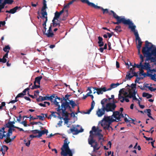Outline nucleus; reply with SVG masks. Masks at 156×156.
I'll return each instance as SVG.
<instances>
[{"label": "nucleus", "instance_id": "1", "mask_svg": "<svg viewBox=\"0 0 156 156\" xmlns=\"http://www.w3.org/2000/svg\"><path fill=\"white\" fill-rule=\"evenodd\" d=\"M145 42V46L143 47L142 52L144 58L146 57L145 61L151 60V62H155L156 61L155 58L152 56H154L156 58V48L154 47L151 43L147 41Z\"/></svg>", "mask_w": 156, "mask_h": 156}, {"label": "nucleus", "instance_id": "2", "mask_svg": "<svg viewBox=\"0 0 156 156\" xmlns=\"http://www.w3.org/2000/svg\"><path fill=\"white\" fill-rule=\"evenodd\" d=\"M116 22H112V23L115 24H119L122 23L124 25H129V28L131 29V31L133 33L137 30H136V26L134 25L133 23L129 19L126 20L125 18H123L121 19H116Z\"/></svg>", "mask_w": 156, "mask_h": 156}, {"label": "nucleus", "instance_id": "3", "mask_svg": "<svg viewBox=\"0 0 156 156\" xmlns=\"http://www.w3.org/2000/svg\"><path fill=\"white\" fill-rule=\"evenodd\" d=\"M64 141V144L61 148V155L63 156H73V153L69 146L70 142L68 141L67 138H66Z\"/></svg>", "mask_w": 156, "mask_h": 156}, {"label": "nucleus", "instance_id": "4", "mask_svg": "<svg viewBox=\"0 0 156 156\" xmlns=\"http://www.w3.org/2000/svg\"><path fill=\"white\" fill-rule=\"evenodd\" d=\"M107 98H104L101 101V108H98L96 112V114L98 117H101L105 114L106 111L104 107V104L107 102Z\"/></svg>", "mask_w": 156, "mask_h": 156}, {"label": "nucleus", "instance_id": "5", "mask_svg": "<svg viewBox=\"0 0 156 156\" xmlns=\"http://www.w3.org/2000/svg\"><path fill=\"white\" fill-rule=\"evenodd\" d=\"M134 34L136 37V42L137 41H138V44L137 45V48L138 50V54L139 55L140 57V55H142L140 54V48L142 42L141 41L140 38L139 37L137 30L134 33Z\"/></svg>", "mask_w": 156, "mask_h": 156}, {"label": "nucleus", "instance_id": "6", "mask_svg": "<svg viewBox=\"0 0 156 156\" xmlns=\"http://www.w3.org/2000/svg\"><path fill=\"white\" fill-rule=\"evenodd\" d=\"M117 107L116 105H115L113 103L109 102L107 103L105 105L104 104V107L107 112H113L115 108Z\"/></svg>", "mask_w": 156, "mask_h": 156}, {"label": "nucleus", "instance_id": "7", "mask_svg": "<svg viewBox=\"0 0 156 156\" xmlns=\"http://www.w3.org/2000/svg\"><path fill=\"white\" fill-rule=\"evenodd\" d=\"M69 102L66 101L65 102H62L61 105V108L60 107V111L63 110V112L66 109H68L70 112H72V108L70 106Z\"/></svg>", "mask_w": 156, "mask_h": 156}, {"label": "nucleus", "instance_id": "8", "mask_svg": "<svg viewBox=\"0 0 156 156\" xmlns=\"http://www.w3.org/2000/svg\"><path fill=\"white\" fill-rule=\"evenodd\" d=\"M83 3L87 4L89 6L94 8L96 9H102V7L96 5L94 3L90 2L88 0H80Z\"/></svg>", "mask_w": 156, "mask_h": 156}, {"label": "nucleus", "instance_id": "9", "mask_svg": "<svg viewBox=\"0 0 156 156\" xmlns=\"http://www.w3.org/2000/svg\"><path fill=\"white\" fill-rule=\"evenodd\" d=\"M112 116L116 120H117V121H121L120 119L124 117L123 114L122 113H120L119 111H114L113 112Z\"/></svg>", "mask_w": 156, "mask_h": 156}, {"label": "nucleus", "instance_id": "10", "mask_svg": "<svg viewBox=\"0 0 156 156\" xmlns=\"http://www.w3.org/2000/svg\"><path fill=\"white\" fill-rule=\"evenodd\" d=\"M94 89V90H96L97 93L98 94H102L103 92H105L108 91L107 89H106V88L105 87H101L100 88H98L97 87H93Z\"/></svg>", "mask_w": 156, "mask_h": 156}, {"label": "nucleus", "instance_id": "11", "mask_svg": "<svg viewBox=\"0 0 156 156\" xmlns=\"http://www.w3.org/2000/svg\"><path fill=\"white\" fill-rule=\"evenodd\" d=\"M70 130L73 135H77L80 133L82 132L83 131V129L82 128L80 130H78V129L75 127H73V128L70 129Z\"/></svg>", "mask_w": 156, "mask_h": 156}, {"label": "nucleus", "instance_id": "12", "mask_svg": "<svg viewBox=\"0 0 156 156\" xmlns=\"http://www.w3.org/2000/svg\"><path fill=\"white\" fill-rule=\"evenodd\" d=\"M47 8L46 4H43V6L41 10V14L42 17H44V16H47V13L46 12V9Z\"/></svg>", "mask_w": 156, "mask_h": 156}, {"label": "nucleus", "instance_id": "13", "mask_svg": "<svg viewBox=\"0 0 156 156\" xmlns=\"http://www.w3.org/2000/svg\"><path fill=\"white\" fill-rule=\"evenodd\" d=\"M103 120L107 122H108V123L110 124H111L112 122L116 121L115 119H113L110 116H104V118Z\"/></svg>", "mask_w": 156, "mask_h": 156}, {"label": "nucleus", "instance_id": "14", "mask_svg": "<svg viewBox=\"0 0 156 156\" xmlns=\"http://www.w3.org/2000/svg\"><path fill=\"white\" fill-rule=\"evenodd\" d=\"M52 26L53 27H55L57 26H58L59 27L60 26V21H59L58 19H53L52 20Z\"/></svg>", "mask_w": 156, "mask_h": 156}, {"label": "nucleus", "instance_id": "15", "mask_svg": "<svg viewBox=\"0 0 156 156\" xmlns=\"http://www.w3.org/2000/svg\"><path fill=\"white\" fill-rule=\"evenodd\" d=\"M111 124L102 120L101 122V125L103 127L104 129H108Z\"/></svg>", "mask_w": 156, "mask_h": 156}, {"label": "nucleus", "instance_id": "16", "mask_svg": "<svg viewBox=\"0 0 156 156\" xmlns=\"http://www.w3.org/2000/svg\"><path fill=\"white\" fill-rule=\"evenodd\" d=\"M94 134H90L89 137L88 139V144L90 145H92L95 142V140L94 139Z\"/></svg>", "mask_w": 156, "mask_h": 156}, {"label": "nucleus", "instance_id": "17", "mask_svg": "<svg viewBox=\"0 0 156 156\" xmlns=\"http://www.w3.org/2000/svg\"><path fill=\"white\" fill-rule=\"evenodd\" d=\"M11 131L9 130V132H8L6 135V138L4 140V141L6 143L8 144L11 142V140L10 138V136L12 135V134L10 133H11Z\"/></svg>", "mask_w": 156, "mask_h": 156}, {"label": "nucleus", "instance_id": "18", "mask_svg": "<svg viewBox=\"0 0 156 156\" xmlns=\"http://www.w3.org/2000/svg\"><path fill=\"white\" fill-rule=\"evenodd\" d=\"M21 8L20 6L18 7L17 6H16L14 8H13L11 9L9 11H6L5 12L6 13H9L11 14H14L16 12L17 10L18 9H20Z\"/></svg>", "mask_w": 156, "mask_h": 156}, {"label": "nucleus", "instance_id": "19", "mask_svg": "<svg viewBox=\"0 0 156 156\" xmlns=\"http://www.w3.org/2000/svg\"><path fill=\"white\" fill-rule=\"evenodd\" d=\"M41 100L42 101L48 100H50L51 102H52V100L53 98H55V96L53 95H52L50 96H46L44 97L41 96Z\"/></svg>", "mask_w": 156, "mask_h": 156}, {"label": "nucleus", "instance_id": "20", "mask_svg": "<svg viewBox=\"0 0 156 156\" xmlns=\"http://www.w3.org/2000/svg\"><path fill=\"white\" fill-rule=\"evenodd\" d=\"M120 95L121 94L120 93H119V94L118 95V99L121 102L123 103L124 101H125L127 102H129V99L126 98L127 97H122Z\"/></svg>", "mask_w": 156, "mask_h": 156}, {"label": "nucleus", "instance_id": "21", "mask_svg": "<svg viewBox=\"0 0 156 156\" xmlns=\"http://www.w3.org/2000/svg\"><path fill=\"white\" fill-rule=\"evenodd\" d=\"M6 4H9V3L5 0H2L0 3V12H1L2 9L4 8L5 5Z\"/></svg>", "mask_w": 156, "mask_h": 156}, {"label": "nucleus", "instance_id": "22", "mask_svg": "<svg viewBox=\"0 0 156 156\" xmlns=\"http://www.w3.org/2000/svg\"><path fill=\"white\" fill-rule=\"evenodd\" d=\"M144 57L143 55H140V59H141V61L139 64H136L135 63L134 64V65H136V67H137L138 68H140L141 69V67H142V62L144 61Z\"/></svg>", "mask_w": 156, "mask_h": 156}, {"label": "nucleus", "instance_id": "23", "mask_svg": "<svg viewBox=\"0 0 156 156\" xmlns=\"http://www.w3.org/2000/svg\"><path fill=\"white\" fill-rule=\"evenodd\" d=\"M64 11L65 12L66 17H63V18L62 19V20H66V17H67L68 15V10L66 9L64 10V8H63L60 11L58 12V13L61 15L62 14Z\"/></svg>", "mask_w": 156, "mask_h": 156}, {"label": "nucleus", "instance_id": "24", "mask_svg": "<svg viewBox=\"0 0 156 156\" xmlns=\"http://www.w3.org/2000/svg\"><path fill=\"white\" fill-rule=\"evenodd\" d=\"M98 43L99 44V46L100 47L103 46L104 45V43L103 41V38L100 36H99L98 37Z\"/></svg>", "mask_w": 156, "mask_h": 156}, {"label": "nucleus", "instance_id": "25", "mask_svg": "<svg viewBox=\"0 0 156 156\" xmlns=\"http://www.w3.org/2000/svg\"><path fill=\"white\" fill-rule=\"evenodd\" d=\"M150 68V65L148 63L145 62L144 65H142L141 69L148 70Z\"/></svg>", "mask_w": 156, "mask_h": 156}, {"label": "nucleus", "instance_id": "26", "mask_svg": "<svg viewBox=\"0 0 156 156\" xmlns=\"http://www.w3.org/2000/svg\"><path fill=\"white\" fill-rule=\"evenodd\" d=\"M44 17H41V18H45V21L44 22V23L42 24V26H43V27H44L45 30H44V32H45L46 30V23L48 21V17H47V16H44Z\"/></svg>", "mask_w": 156, "mask_h": 156}, {"label": "nucleus", "instance_id": "27", "mask_svg": "<svg viewBox=\"0 0 156 156\" xmlns=\"http://www.w3.org/2000/svg\"><path fill=\"white\" fill-rule=\"evenodd\" d=\"M110 12L111 13V14H113V17L116 19H121L123 18H125L124 17L119 16L116 14V13L115 12L112 10H111Z\"/></svg>", "mask_w": 156, "mask_h": 156}, {"label": "nucleus", "instance_id": "28", "mask_svg": "<svg viewBox=\"0 0 156 156\" xmlns=\"http://www.w3.org/2000/svg\"><path fill=\"white\" fill-rule=\"evenodd\" d=\"M48 132V129H44V130L42 131H40L39 133V134H38V136L39 137L43 135L44 134H47Z\"/></svg>", "mask_w": 156, "mask_h": 156}, {"label": "nucleus", "instance_id": "29", "mask_svg": "<svg viewBox=\"0 0 156 156\" xmlns=\"http://www.w3.org/2000/svg\"><path fill=\"white\" fill-rule=\"evenodd\" d=\"M120 93L121 96L124 97H127L126 96L127 95L128 92H126L124 90H121L119 91V94Z\"/></svg>", "mask_w": 156, "mask_h": 156}, {"label": "nucleus", "instance_id": "30", "mask_svg": "<svg viewBox=\"0 0 156 156\" xmlns=\"http://www.w3.org/2000/svg\"><path fill=\"white\" fill-rule=\"evenodd\" d=\"M135 93H136V91H135V89H134L133 92L131 91H129V93H128L126 97L129 98H131L133 96V94Z\"/></svg>", "mask_w": 156, "mask_h": 156}, {"label": "nucleus", "instance_id": "31", "mask_svg": "<svg viewBox=\"0 0 156 156\" xmlns=\"http://www.w3.org/2000/svg\"><path fill=\"white\" fill-rule=\"evenodd\" d=\"M142 96L144 97H146L147 99H149L152 97V95L148 93L144 92L143 93Z\"/></svg>", "mask_w": 156, "mask_h": 156}, {"label": "nucleus", "instance_id": "32", "mask_svg": "<svg viewBox=\"0 0 156 156\" xmlns=\"http://www.w3.org/2000/svg\"><path fill=\"white\" fill-rule=\"evenodd\" d=\"M69 103H70L69 105H71L72 106L71 108H74L75 106L77 105L74 101H73V100H69Z\"/></svg>", "mask_w": 156, "mask_h": 156}, {"label": "nucleus", "instance_id": "33", "mask_svg": "<svg viewBox=\"0 0 156 156\" xmlns=\"http://www.w3.org/2000/svg\"><path fill=\"white\" fill-rule=\"evenodd\" d=\"M42 76H39L35 78V80L34 82L35 83H37L39 85L40 84V81L42 79Z\"/></svg>", "mask_w": 156, "mask_h": 156}, {"label": "nucleus", "instance_id": "34", "mask_svg": "<svg viewBox=\"0 0 156 156\" xmlns=\"http://www.w3.org/2000/svg\"><path fill=\"white\" fill-rule=\"evenodd\" d=\"M5 127H7L9 128V129L11 128H15L16 127V126H15L14 125H12L10 122H9L6 124Z\"/></svg>", "mask_w": 156, "mask_h": 156}, {"label": "nucleus", "instance_id": "35", "mask_svg": "<svg viewBox=\"0 0 156 156\" xmlns=\"http://www.w3.org/2000/svg\"><path fill=\"white\" fill-rule=\"evenodd\" d=\"M43 34L46 35L48 37H52L54 35L53 32H48L46 33L44 31H43Z\"/></svg>", "mask_w": 156, "mask_h": 156}, {"label": "nucleus", "instance_id": "36", "mask_svg": "<svg viewBox=\"0 0 156 156\" xmlns=\"http://www.w3.org/2000/svg\"><path fill=\"white\" fill-rule=\"evenodd\" d=\"M54 104L57 106H58L57 108H56L57 111H60V105L58 104V102L56 101V99L55 98L54 101Z\"/></svg>", "mask_w": 156, "mask_h": 156}, {"label": "nucleus", "instance_id": "37", "mask_svg": "<svg viewBox=\"0 0 156 156\" xmlns=\"http://www.w3.org/2000/svg\"><path fill=\"white\" fill-rule=\"evenodd\" d=\"M62 111V116H65V118H68L69 117V114L66 111V110L64 112H63V110Z\"/></svg>", "mask_w": 156, "mask_h": 156}, {"label": "nucleus", "instance_id": "38", "mask_svg": "<svg viewBox=\"0 0 156 156\" xmlns=\"http://www.w3.org/2000/svg\"><path fill=\"white\" fill-rule=\"evenodd\" d=\"M101 10L103 11V14H104L105 13H108L109 15H111V13L110 11L109 12L108 9H104L102 8Z\"/></svg>", "mask_w": 156, "mask_h": 156}, {"label": "nucleus", "instance_id": "39", "mask_svg": "<svg viewBox=\"0 0 156 156\" xmlns=\"http://www.w3.org/2000/svg\"><path fill=\"white\" fill-rule=\"evenodd\" d=\"M114 30L118 33L122 31L121 29V27L120 26H116Z\"/></svg>", "mask_w": 156, "mask_h": 156}, {"label": "nucleus", "instance_id": "40", "mask_svg": "<svg viewBox=\"0 0 156 156\" xmlns=\"http://www.w3.org/2000/svg\"><path fill=\"white\" fill-rule=\"evenodd\" d=\"M147 76L150 77L151 78V80L156 81V77L153 75V74L150 73H147Z\"/></svg>", "mask_w": 156, "mask_h": 156}, {"label": "nucleus", "instance_id": "41", "mask_svg": "<svg viewBox=\"0 0 156 156\" xmlns=\"http://www.w3.org/2000/svg\"><path fill=\"white\" fill-rule=\"evenodd\" d=\"M60 15L58 13V12L56 11L55 13V16L53 18L54 19H58Z\"/></svg>", "mask_w": 156, "mask_h": 156}, {"label": "nucleus", "instance_id": "42", "mask_svg": "<svg viewBox=\"0 0 156 156\" xmlns=\"http://www.w3.org/2000/svg\"><path fill=\"white\" fill-rule=\"evenodd\" d=\"M36 83H35V82H34V85L32 86L31 88V89L34 90V89L39 88L40 87V85L38 84V85H36Z\"/></svg>", "mask_w": 156, "mask_h": 156}, {"label": "nucleus", "instance_id": "43", "mask_svg": "<svg viewBox=\"0 0 156 156\" xmlns=\"http://www.w3.org/2000/svg\"><path fill=\"white\" fill-rule=\"evenodd\" d=\"M131 72L130 71H129L127 73V74L126 75V79H130L132 78L133 76H131Z\"/></svg>", "mask_w": 156, "mask_h": 156}, {"label": "nucleus", "instance_id": "44", "mask_svg": "<svg viewBox=\"0 0 156 156\" xmlns=\"http://www.w3.org/2000/svg\"><path fill=\"white\" fill-rule=\"evenodd\" d=\"M10 47L9 45L6 46L3 49V51L5 52L9 51V50L10 49Z\"/></svg>", "mask_w": 156, "mask_h": 156}, {"label": "nucleus", "instance_id": "45", "mask_svg": "<svg viewBox=\"0 0 156 156\" xmlns=\"http://www.w3.org/2000/svg\"><path fill=\"white\" fill-rule=\"evenodd\" d=\"M116 84L115 83H112L110 85V87L109 88L107 89L108 91L111 90L112 89L115 88L116 87Z\"/></svg>", "mask_w": 156, "mask_h": 156}, {"label": "nucleus", "instance_id": "46", "mask_svg": "<svg viewBox=\"0 0 156 156\" xmlns=\"http://www.w3.org/2000/svg\"><path fill=\"white\" fill-rule=\"evenodd\" d=\"M31 132L34 134H36L37 133H38V134H39L40 130L37 129H35L31 130Z\"/></svg>", "mask_w": 156, "mask_h": 156}, {"label": "nucleus", "instance_id": "47", "mask_svg": "<svg viewBox=\"0 0 156 156\" xmlns=\"http://www.w3.org/2000/svg\"><path fill=\"white\" fill-rule=\"evenodd\" d=\"M7 62L6 59L3 57L2 58H0V62H2L3 63H5L6 62Z\"/></svg>", "mask_w": 156, "mask_h": 156}, {"label": "nucleus", "instance_id": "48", "mask_svg": "<svg viewBox=\"0 0 156 156\" xmlns=\"http://www.w3.org/2000/svg\"><path fill=\"white\" fill-rule=\"evenodd\" d=\"M98 136V141H101V140H102V141H104V139L103 137V135L102 134L101 135H100Z\"/></svg>", "mask_w": 156, "mask_h": 156}, {"label": "nucleus", "instance_id": "49", "mask_svg": "<svg viewBox=\"0 0 156 156\" xmlns=\"http://www.w3.org/2000/svg\"><path fill=\"white\" fill-rule=\"evenodd\" d=\"M94 143L95 144L94 145H93V144H92V145H91V147H92L93 148H94V149H95V147H98L97 146L98 145V144L97 142L95 140V142H94Z\"/></svg>", "mask_w": 156, "mask_h": 156}, {"label": "nucleus", "instance_id": "50", "mask_svg": "<svg viewBox=\"0 0 156 156\" xmlns=\"http://www.w3.org/2000/svg\"><path fill=\"white\" fill-rule=\"evenodd\" d=\"M146 87L148 88L151 91H153L156 90V88H153V87H150V86H145Z\"/></svg>", "mask_w": 156, "mask_h": 156}, {"label": "nucleus", "instance_id": "51", "mask_svg": "<svg viewBox=\"0 0 156 156\" xmlns=\"http://www.w3.org/2000/svg\"><path fill=\"white\" fill-rule=\"evenodd\" d=\"M6 135L5 134H2V131H0V140L3 139L4 137H6Z\"/></svg>", "mask_w": 156, "mask_h": 156}, {"label": "nucleus", "instance_id": "52", "mask_svg": "<svg viewBox=\"0 0 156 156\" xmlns=\"http://www.w3.org/2000/svg\"><path fill=\"white\" fill-rule=\"evenodd\" d=\"M5 102H2L1 105H0V110H2L3 107L5 106Z\"/></svg>", "mask_w": 156, "mask_h": 156}, {"label": "nucleus", "instance_id": "53", "mask_svg": "<svg viewBox=\"0 0 156 156\" xmlns=\"http://www.w3.org/2000/svg\"><path fill=\"white\" fill-rule=\"evenodd\" d=\"M2 148L3 149V151H7L9 149V148L7 146L5 145H3Z\"/></svg>", "mask_w": 156, "mask_h": 156}, {"label": "nucleus", "instance_id": "54", "mask_svg": "<svg viewBox=\"0 0 156 156\" xmlns=\"http://www.w3.org/2000/svg\"><path fill=\"white\" fill-rule=\"evenodd\" d=\"M15 128L18 129L20 131H24L25 132H27V133L28 132V131H27V130L24 131L23 129L20 128L18 127H17L16 126V127Z\"/></svg>", "mask_w": 156, "mask_h": 156}, {"label": "nucleus", "instance_id": "55", "mask_svg": "<svg viewBox=\"0 0 156 156\" xmlns=\"http://www.w3.org/2000/svg\"><path fill=\"white\" fill-rule=\"evenodd\" d=\"M37 118H39V119L42 121H43L45 118L44 116H42L41 115H37Z\"/></svg>", "mask_w": 156, "mask_h": 156}, {"label": "nucleus", "instance_id": "56", "mask_svg": "<svg viewBox=\"0 0 156 156\" xmlns=\"http://www.w3.org/2000/svg\"><path fill=\"white\" fill-rule=\"evenodd\" d=\"M70 95H69L68 94H66L65 96V98H63V99L65 101H67V100H69V97L70 96Z\"/></svg>", "mask_w": 156, "mask_h": 156}, {"label": "nucleus", "instance_id": "57", "mask_svg": "<svg viewBox=\"0 0 156 156\" xmlns=\"http://www.w3.org/2000/svg\"><path fill=\"white\" fill-rule=\"evenodd\" d=\"M57 112L58 113H56V114H57L58 115V117L60 119H62V117H61L60 115V114L61 113V111H59Z\"/></svg>", "mask_w": 156, "mask_h": 156}, {"label": "nucleus", "instance_id": "58", "mask_svg": "<svg viewBox=\"0 0 156 156\" xmlns=\"http://www.w3.org/2000/svg\"><path fill=\"white\" fill-rule=\"evenodd\" d=\"M148 70H149L150 72L151 73L150 74H153L154 73H155L156 72V70L155 69H151L150 68V69H149Z\"/></svg>", "mask_w": 156, "mask_h": 156}, {"label": "nucleus", "instance_id": "59", "mask_svg": "<svg viewBox=\"0 0 156 156\" xmlns=\"http://www.w3.org/2000/svg\"><path fill=\"white\" fill-rule=\"evenodd\" d=\"M143 137L144 138H145L146 139V140L147 141H149V140H153V139L152 138L147 137L145 136H144Z\"/></svg>", "mask_w": 156, "mask_h": 156}, {"label": "nucleus", "instance_id": "60", "mask_svg": "<svg viewBox=\"0 0 156 156\" xmlns=\"http://www.w3.org/2000/svg\"><path fill=\"white\" fill-rule=\"evenodd\" d=\"M146 110L147 111V115L149 117V116H151V110L150 109H146ZM145 110L144 112H145Z\"/></svg>", "mask_w": 156, "mask_h": 156}, {"label": "nucleus", "instance_id": "61", "mask_svg": "<svg viewBox=\"0 0 156 156\" xmlns=\"http://www.w3.org/2000/svg\"><path fill=\"white\" fill-rule=\"evenodd\" d=\"M131 87L132 89H133V90L134 89L136 90V83H132L131 85Z\"/></svg>", "mask_w": 156, "mask_h": 156}, {"label": "nucleus", "instance_id": "62", "mask_svg": "<svg viewBox=\"0 0 156 156\" xmlns=\"http://www.w3.org/2000/svg\"><path fill=\"white\" fill-rule=\"evenodd\" d=\"M30 90V88L29 87H27V88L25 89L23 91L22 93H23V94H24V95L26 94V92L29 90Z\"/></svg>", "mask_w": 156, "mask_h": 156}, {"label": "nucleus", "instance_id": "63", "mask_svg": "<svg viewBox=\"0 0 156 156\" xmlns=\"http://www.w3.org/2000/svg\"><path fill=\"white\" fill-rule=\"evenodd\" d=\"M136 93H134L133 94V96L132 97L133 100H136V101H138V99H137L136 97Z\"/></svg>", "mask_w": 156, "mask_h": 156}, {"label": "nucleus", "instance_id": "64", "mask_svg": "<svg viewBox=\"0 0 156 156\" xmlns=\"http://www.w3.org/2000/svg\"><path fill=\"white\" fill-rule=\"evenodd\" d=\"M24 94H23V93H20L19 94L17 95V97H18L19 98H22L24 96Z\"/></svg>", "mask_w": 156, "mask_h": 156}]
</instances>
